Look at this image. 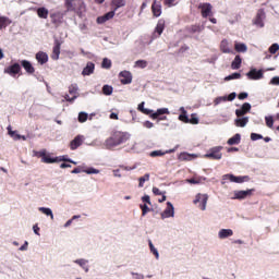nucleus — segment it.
I'll return each mask as SVG.
<instances>
[{"instance_id":"obj_43","label":"nucleus","mask_w":279,"mask_h":279,"mask_svg":"<svg viewBox=\"0 0 279 279\" xmlns=\"http://www.w3.org/2000/svg\"><path fill=\"white\" fill-rule=\"evenodd\" d=\"M102 69H110L112 66V61L108 58H105L101 63Z\"/></svg>"},{"instance_id":"obj_33","label":"nucleus","mask_w":279,"mask_h":279,"mask_svg":"<svg viewBox=\"0 0 279 279\" xmlns=\"http://www.w3.org/2000/svg\"><path fill=\"white\" fill-rule=\"evenodd\" d=\"M148 245H149L151 254H154L155 258L158 260V258H160V254L158 253V248H156V246H154V243H151V240L148 241Z\"/></svg>"},{"instance_id":"obj_58","label":"nucleus","mask_w":279,"mask_h":279,"mask_svg":"<svg viewBox=\"0 0 279 279\" xmlns=\"http://www.w3.org/2000/svg\"><path fill=\"white\" fill-rule=\"evenodd\" d=\"M165 5H168V8H171L175 5V0H163Z\"/></svg>"},{"instance_id":"obj_34","label":"nucleus","mask_w":279,"mask_h":279,"mask_svg":"<svg viewBox=\"0 0 279 279\" xmlns=\"http://www.w3.org/2000/svg\"><path fill=\"white\" fill-rule=\"evenodd\" d=\"M37 14L39 19H47V16H49V10H47L46 8H39L37 10Z\"/></svg>"},{"instance_id":"obj_25","label":"nucleus","mask_w":279,"mask_h":279,"mask_svg":"<svg viewBox=\"0 0 279 279\" xmlns=\"http://www.w3.org/2000/svg\"><path fill=\"white\" fill-rule=\"evenodd\" d=\"M64 14L65 13H61V12L51 14L50 17L52 19V23L54 24L62 23V20L64 19Z\"/></svg>"},{"instance_id":"obj_56","label":"nucleus","mask_w":279,"mask_h":279,"mask_svg":"<svg viewBox=\"0 0 279 279\" xmlns=\"http://www.w3.org/2000/svg\"><path fill=\"white\" fill-rule=\"evenodd\" d=\"M260 138H263V135H260V134H257V133L251 134V140H253V141H260Z\"/></svg>"},{"instance_id":"obj_64","label":"nucleus","mask_w":279,"mask_h":279,"mask_svg":"<svg viewBox=\"0 0 279 279\" xmlns=\"http://www.w3.org/2000/svg\"><path fill=\"white\" fill-rule=\"evenodd\" d=\"M142 202H145L146 204H151V199H150V197H149V195H144L143 197H142Z\"/></svg>"},{"instance_id":"obj_63","label":"nucleus","mask_w":279,"mask_h":279,"mask_svg":"<svg viewBox=\"0 0 279 279\" xmlns=\"http://www.w3.org/2000/svg\"><path fill=\"white\" fill-rule=\"evenodd\" d=\"M247 96H248L247 93L243 92L238 95V99L240 100L247 99Z\"/></svg>"},{"instance_id":"obj_50","label":"nucleus","mask_w":279,"mask_h":279,"mask_svg":"<svg viewBox=\"0 0 279 279\" xmlns=\"http://www.w3.org/2000/svg\"><path fill=\"white\" fill-rule=\"evenodd\" d=\"M82 12H86V4L83 2V8L82 5H76V13L82 16Z\"/></svg>"},{"instance_id":"obj_24","label":"nucleus","mask_w":279,"mask_h":279,"mask_svg":"<svg viewBox=\"0 0 279 279\" xmlns=\"http://www.w3.org/2000/svg\"><path fill=\"white\" fill-rule=\"evenodd\" d=\"M52 60H59L60 59V44L59 41L54 43V47L51 54Z\"/></svg>"},{"instance_id":"obj_39","label":"nucleus","mask_w":279,"mask_h":279,"mask_svg":"<svg viewBox=\"0 0 279 279\" xmlns=\"http://www.w3.org/2000/svg\"><path fill=\"white\" fill-rule=\"evenodd\" d=\"M138 186L140 189H143L145 182H149V173H146L144 177H141L140 179Z\"/></svg>"},{"instance_id":"obj_13","label":"nucleus","mask_w":279,"mask_h":279,"mask_svg":"<svg viewBox=\"0 0 279 279\" xmlns=\"http://www.w3.org/2000/svg\"><path fill=\"white\" fill-rule=\"evenodd\" d=\"M121 84H132V73L130 71L120 72Z\"/></svg>"},{"instance_id":"obj_4","label":"nucleus","mask_w":279,"mask_h":279,"mask_svg":"<svg viewBox=\"0 0 279 279\" xmlns=\"http://www.w3.org/2000/svg\"><path fill=\"white\" fill-rule=\"evenodd\" d=\"M65 5L68 8V12H76L77 5L84 8V1L82 0H66Z\"/></svg>"},{"instance_id":"obj_35","label":"nucleus","mask_w":279,"mask_h":279,"mask_svg":"<svg viewBox=\"0 0 279 279\" xmlns=\"http://www.w3.org/2000/svg\"><path fill=\"white\" fill-rule=\"evenodd\" d=\"M39 211L43 213V215H46L47 217H50L51 219H53V211L51 210V208L39 207Z\"/></svg>"},{"instance_id":"obj_18","label":"nucleus","mask_w":279,"mask_h":279,"mask_svg":"<svg viewBox=\"0 0 279 279\" xmlns=\"http://www.w3.org/2000/svg\"><path fill=\"white\" fill-rule=\"evenodd\" d=\"M36 60L39 62V64H47L49 61V56L46 52L40 51L36 53Z\"/></svg>"},{"instance_id":"obj_20","label":"nucleus","mask_w":279,"mask_h":279,"mask_svg":"<svg viewBox=\"0 0 279 279\" xmlns=\"http://www.w3.org/2000/svg\"><path fill=\"white\" fill-rule=\"evenodd\" d=\"M234 123L236 125V128H245L247 125V123H250V118L248 117H239L234 120Z\"/></svg>"},{"instance_id":"obj_62","label":"nucleus","mask_w":279,"mask_h":279,"mask_svg":"<svg viewBox=\"0 0 279 279\" xmlns=\"http://www.w3.org/2000/svg\"><path fill=\"white\" fill-rule=\"evenodd\" d=\"M106 21H108V20L105 17V15L97 17V23H98L99 25L106 23Z\"/></svg>"},{"instance_id":"obj_61","label":"nucleus","mask_w":279,"mask_h":279,"mask_svg":"<svg viewBox=\"0 0 279 279\" xmlns=\"http://www.w3.org/2000/svg\"><path fill=\"white\" fill-rule=\"evenodd\" d=\"M270 84H272L274 86H278L279 85V76H275L271 78Z\"/></svg>"},{"instance_id":"obj_9","label":"nucleus","mask_w":279,"mask_h":279,"mask_svg":"<svg viewBox=\"0 0 279 279\" xmlns=\"http://www.w3.org/2000/svg\"><path fill=\"white\" fill-rule=\"evenodd\" d=\"M4 73H7L8 75H12V77H14V75H19L21 73V64L14 63L8 66L7 69H4Z\"/></svg>"},{"instance_id":"obj_8","label":"nucleus","mask_w":279,"mask_h":279,"mask_svg":"<svg viewBox=\"0 0 279 279\" xmlns=\"http://www.w3.org/2000/svg\"><path fill=\"white\" fill-rule=\"evenodd\" d=\"M236 99V93H231L229 96H219L215 98L214 105L219 106V104H223V101H234Z\"/></svg>"},{"instance_id":"obj_6","label":"nucleus","mask_w":279,"mask_h":279,"mask_svg":"<svg viewBox=\"0 0 279 279\" xmlns=\"http://www.w3.org/2000/svg\"><path fill=\"white\" fill-rule=\"evenodd\" d=\"M169 217H175V208L171 202L167 203V207L161 214V219H169Z\"/></svg>"},{"instance_id":"obj_31","label":"nucleus","mask_w":279,"mask_h":279,"mask_svg":"<svg viewBox=\"0 0 279 279\" xmlns=\"http://www.w3.org/2000/svg\"><path fill=\"white\" fill-rule=\"evenodd\" d=\"M228 145H239L241 143V134L236 133L228 140Z\"/></svg>"},{"instance_id":"obj_32","label":"nucleus","mask_w":279,"mask_h":279,"mask_svg":"<svg viewBox=\"0 0 279 279\" xmlns=\"http://www.w3.org/2000/svg\"><path fill=\"white\" fill-rule=\"evenodd\" d=\"M9 136L13 138V141H21V134L16 133V131H12V126L7 128Z\"/></svg>"},{"instance_id":"obj_17","label":"nucleus","mask_w":279,"mask_h":279,"mask_svg":"<svg viewBox=\"0 0 279 279\" xmlns=\"http://www.w3.org/2000/svg\"><path fill=\"white\" fill-rule=\"evenodd\" d=\"M93 73H95V63L87 62L86 66L82 71V75H93Z\"/></svg>"},{"instance_id":"obj_15","label":"nucleus","mask_w":279,"mask_h":279,"mask_svg":"<svg viewBox=\"0 0 279 279\" xmlns=\"http://www.w3.org/2000/svg\"><path fill=\"white\" fill-rule=\"evenodd\" d=\"M84 143V136L83 135H77L71 143L70 147L71 149H77L82 144Z\"/></svg>"},{"instance_id":"obj_38","label":"nucleus","mask_w":279,"mask_h":279,"mask_svg":"<svg viewBox=\"0 0 279 279\" xmlns=\"http://www.w3.org/2000/svg\"><path fill=\"white\" fill-rule=\"evenodd\" d=\"M193 156H194V155H191V154H189V153H181V154L179 155V160H181V161H184V160H193Z\"/></svg>"},{"instance_id":"obj_51","label":"nucleus","mask_w":279,"mask_h":279,"mask_svg":"<svg viewBox=\"0 0 279 279\" xmlns=\"http://www.w3.org/2000/svg\"><path fill=\"white\" fill-rule=\"evenodd\" d=\"M69 93H70V95H73V97H75V95H77V86L76 85H71L69 87Z\"/></svg>"},{"instance_id":"obj_23","label":"nucleus","mask_w":279,"mask_h":279,"mask_svg":"<svg viewBox=\"0 0 279 279\" xmlns=\"http://www.w3.org/2000/svg\"><path fill=\"white\" fill-rule=\"evenodd\" d=\"M234 49L235 51H238V53H245L247 52V45H245L244 43L235 41Z\"/></svg>"},{"instance_id":"obj_54","label":"nucleus","mask_w":279,"mask_h":279,"mask_svg":"<svg viewBox=\"0 0 279 279\" xmlns=\"http://www.w3.org/2000/svg\"><path fill=\"white\" fill-rule=\"evenodd\" d=\"M65 101L73 104L77 99V95H74L72 98L69 95L64 96Z\"/></svg>"},{"instance_id":"obj_10","label":"nucleus","mask_w":279,"mask_h":279,"mask_svg":"<svg viewBox=\"0 0 279 279\" xmlns=\"http://www.w3.org/2000/svg\"><path fill=\"white\" fill-rule=\"evenodd\" d=\"M250 110H252V105H250V102H244L240 109L235 110V116L239 117H245V114H247V112H250Z\"/></svg>"},{"instance_id":"obj_46","label":"nucleus","mask_w":279,"mask_h":279,"mask_svg":"<svg viewBox=\"0 0 279 279\" xmlns=\"http://www.w3.org/2000/svg\"><path fill=\"white\" fill-rule=\"evenodd\" d=\"M135 66H137L138 69H146L147 68V61H145V60H137L135 62Z\"/></svg>"},{"instance_id":"obj_29","label":"nucleus","mask_w":279,"mask_h":279,"mask_svg":"<svg viewBox=\"0 0 279 279\" xmlns=\"http://www.w3.org/2000/svg\"><path fill=\"white\" fill-rule=\"evenodd\" d=\"M162 32H165V20H159L155 33L158 34V36H161Z\"/></svg>"},{"instance_id":"obj_21","label":"nucleus","mask_w":279,"mask_h":279,"mask_svg":"<svg viewBox=\"0 0 279 279\" xmlns=\"http://www.w3.org/2000/svg\"><path fill=\"white\" fill-rule=\"evenodd\" d=\"M151 10H153L154 16H156V17H158V16H160V14H162V5H160V3H158L156 0L154 1L153 5H151Z\"/></svg>"},{"instance_id":"obj_55","label":"nucleus","mask_w":279,"mask_h":279,"mask_svg":"<svg viewBox=\"0 0 279 279\" xmlns=\"http://www.w3.org/2000/svg\"><path fill=\"white\" fill-rule=\"evenodd\" d=\"M179 120L183 121V123H189V116H186V113H182L179 116Z\"/></svg>"},{"instance_id":"obj_52","label":"nucleus","mask_w":279,"mask_h":279,"mask_svg":"<svg viewBox=\"0 0 279 279\" xmlns=\"http://www.w3.org/2000/svg\"><path fill=\"white\" fill-rule=\"evenodd\" d=\"M189 123H192L193 125H197V123H199V119L195 117V114H192L191 119L189 120Z\"/></svg>"},{"instance_id":"obj_14","label":"nucleus","mask_w":279,"mask_h":279,"mask_svg":"<svg viewBox=\"0 0 279 279\" xmlns=\"http://www.w3.org/2000/svg\"><path fill=\"white\" fill-rule=\"evenodd\" d=\"M220 51H222V53H234V50H232V47L230 46V41H228V39H223L220 43Z\"/></svg>"},{"instance_id":"obj_45","label":"nucleus","mask_w":279,"mask_h":279,"mask_svg":"<svg viewBox=\"0 0 279 279\" xmlns=\"http://www.w3.org/2000/svg\"><path fill=\"white\" fill-rule=\"evenodd\" d=\"M266 125L267 128H274V117L271 116H266L265 117Z\"/></svg>"},{"instance_id":"obj_27","label":"nucleus","mask_w":279,"mask_h":279,"mask_svg":"<svg viewBox=\"0 0 279 279\" xmlns=\"http://www.w3.org/2000/svg\"><path fill=\"white\" fill-rule=\"evenodd\" d=\"M161 114H169V109L168 108L158 109L156 112L150 114V119H158L159 117H161Z\"/></svg>"},{"instance_id":"obj_22","label":"nucleus","mask_w":279,"mask_h":279,"mask_svg":"<svg viewBox=\"0 0 279 279\" xmlns=\"http://www.w3.org/2000/svg\"><path fill=\"white\" fill-rule=\"evenodd\" d=\"M232 234H234V232L232 231V229H221L218 232V238L219 239H228L230 236H232Z\"/></svg>"},{"instance_id":"obj_53","label":"nucleus","mask_w":279,"mask_h":279,"mask_svg":"<svg viewBox=\"0 0 279 279\" xmlns=\"http://www.w3.org/2000/svg\"><path fill=\"white\" fill-rule=\"evenodd\" d=\"M141 208H142V215L143 217H145L147 213H149V207L147 206V204H145V205H141Z\"/></svg>"},{"instance_id":"obj_47","label":"nucleus","mask_w":279,"mask_h":279,"mask_svg":"<svg viewBox=\"0 0 279 279\" xmlns=\"http://www.w3.org/2000/svg\"><path fill=\"white\" fill-rule=\"evenodd\" d=\"M83 173H87V175H93L99 173V170L95 168H88L83 170Z\"/></svg>"},{"instance_id":"obj_28","label":"nucleus","mask_w":279,"mask_h":279,"mask_svg":"<svg viewBox=\"0 0 279 279\" xmlns=\"http://www.w3.org/2000/svg\"><path fill=\"white\" fill-rule=\"evenodd\" d=\"M173 151H175V149H170V150H166V151H162V150H154L149 154V156L151 158H156L158 156H165V154H173Z\"/></svg>"},{"instance_id":"obj_30","label":"nucleus","mask_w":279,"mask_h":279,"mask_svg":"<svg viewBox=\"0 0 279 279\" xmlns=\"http://www.w3.org/2000/svg\"><path fill=\"white\" fill-rule=\"evenodd\" d=\"M243 62V60L241 59V56H235L234 60L231 63V69L233 70H238L241 69V63Z\"/></svg>"},{"instance_id":"obj_49","label":"nucleus","mask_w":279,"mask_h":279,"mask_svg":"<svg viewBox=\"0 0 279 279\" xmlns=\"http://www.w3.org/2000/svg\"><path fill=\"white\" fill-rule=\"evenodd\" d=\"M278 50H279L278 44H272L268 49L269 53H271V54L276 53Z\"/></svg>"},{"instance_id":"obj_44","label":"nucleus","mask_w":279,"mask_h":279,"mask_svg":"<svg viewBox=\"0 0 279 279\" xmlns=\"http://www.w3.org/2000/svg\"><path fill=\"white\" fill-rule=\"evenodd\" d=\"M75 263L77 265H80L81 267H83V269H85L86 272H88V267H86V264L88 263V260H86V259H77V260H75Z\"/></svg>"},{"instance_id":"obj_60","label":"nucleus","mask_w":279,"mask_h":279,"mask_svg":"<svg viewBox=\"0 0 279 279\" xmlns=\"http://www.w3.org/2000/svg\"><path fill=\"white\" fill-rule=\"evenodd\" d=\"M143 125L144 128H147V130H151V128H154V123L150 121H145Z\"/></svg>"},{"instance_id":"obj_36","label":"nucleus","mask_w":279,"mask_h":279,"mask_svg":"<svg viewBox=\"0 0 279 279\" xmlns=\"http://www.w3.org/2000/svg\"><path fill=\"white\" fill-rule=\"evenodd\" d=\"M202 181H206V178L198 177L197 179H187V180H185V182H187V184H202Z\"/></svg>"},{"instance_id":"obj_37","label":"nucleus","mask_w":279,"mask_h":279,"mask_svg":"<svg viewBox=\"0 0 279 279\" xmlns=\"http://www.w3.org/2000/svg\"><path fill=\"white\" fill-rule=\"evenodd\" d=\"M43 162L46 165H53V162H58V157L51 158L50 156H45L44 159H41Z\"/></svg>"},{"instance_id":"obj_40","label":"nucleus","mask_w":279,"mask_h":279,"mask_svg":"<svg viewBox=\"0 0 279 279\" xmlns=\"http://www.w3.org/2000/svg\"><path fill=\"white\" fill-rule=\"evenodd\" d=\"M230 80H241V73H233L225 77L226 82H230Z\"/></svg>"},{"instance_id":"obj_12","label":"nucleus","mask_w":279,"mask_h":279,"mask_svg":"<svg viewBox=\"0 0 279 279\" xmlns=\"http://www.w3.org/2000/svg\"><path fill=\"white\" fill-rule=\"evenodd\" d=\"M263 21H265V11L259 10L253 21V24H255L256 27H265V23Z\"/></svg>"},{"instance_id":"obj_11","label":"nucleus","mask_w":279,"mask_h":279,"mask_svg":"<svg viewBox=\"0 0 279 279\" xmlns=\"http://www.w3.org/2000/svg\"><path fill=\"white\" fill-rule=\"evenodd\" d=\"M246 76L248 77V80H263V70H256L253 68L248 73H246Z\"/></svg>"},{"instance_id":"obj_59","label":"nucleus","mask_w":279,"mask_h":279,"mask_svg":"<svg viewBox=\"0 0 279 279\" xmlns=\"http://www.w3.org/2000/svg\"><path fill=\"white\" fill-rule=\"evenodd\" d=\"M105 19L110 21V19H114V11L108 12L105 14Z\"/></svg>"},{"instance_id":"obj_5","label":"nucleus","mask_w":279,"mask_h":279,"mask_svg":"<svg viewBox=\"0 0 279 279\" xmlns=\"http://www.w3.org/2000/svg\"><path fill=\"white\" fill-rule=\"evenodd\" d=\"M198 9L201 10L204 19L213 16V5L210 3H201Z\"/></svg>"},{"instance_id":"obj_42","label":"nucleus","mask_w":279,"mask_h":279,"mask_svg":"<svg viewBox=\"0 0 279 279\" xmlns=\"http://www.w3.org/2000/svg\"><path fill=\"white\" fill-rule=\"evenodd\" d=\"M86 121H88V113L80 112L78 113V122L80 123H86Z\"/></svg>"},{"instance_id":"obj_57","label":"nucleus","mask_w":279,"mask_h":279,"mask_svg":"<svg viewBox=\"0 0 279 279\" xmlns=\"http://www.w3.org/2000/svg\"><path fill=\"white\" fill-rule=\"evenodd\" d=\"M154 195H166L167 192H161L158 187H153Z\"/></svg>"},{"instance_id":"obj_16","label":"nucleus","mask_w":279,"mask_h":279,"mask_svg":"<svg viewBox=\"0 0 279 279\" xmlns=\"http://www.w3.org/2000/svg\"><path fill=\"white\" fill-rule=\"evenodd\" d=\"M21 65L23 66V69L26 71V73H29V75L35 73V69L34 65H32V62L27 61V60H22L21 61Z\"/></svg>"},{"instance_id":"obj_48","label":"nucleus","mask_w":279,"mask_h":279,"mask_svg":"<svg viewBox=\"0 0 279 279\" xmlns=\"http://www.w3.org/2000/svg\"><path fill=\"white\" fill-rule=\"evenodd\" d=\"M112 90H113V88L110 85H104V87H102L104 95H111Z\"/></svg>"},{"instance_id":"obj_7","label":"nucleus","mask_w":279,"mask_h":279,"mask_svg":"<svg viewBox=\"0 0 279 279\" xmlns=\"http://www.w3.org/2000/svg\"><path fill=\"white\" fill-rule=\"evenodd\" d=\"M222 180H229V182H234L235 184H243L245 180H250L248 177H235L234 174H225Z\"/></svg>"},{"instance_id":"obj_41","label":"nucleus","mask_w":279,"mask_h":279,"mask_svg":"<svg viewBox=\"0 0 279 279\" xmlns=\"http://www.w3.org/2000/svg\"><path fill=\"white\" fill-rule=\"evenodd\" d=\"M112 5L116 7V10H119V8H124L125 0H112Z\"/></svg>"},{"instance_id":"obj_2","label":"nucleus","mask_w":279,"mask_h":279,"mask_svg":"<svg viewBox=\"0 0 279 279\" xmlns=\"http://www.w3.org/2000/svg\"><path fill=\"white\" fill-rule=\"evenodd\" d=\"M221 149H223L221 146L213 147L207 154H205V158H210L211 160H221L223 156L221 154Z\"/></svg>"},{"instance_id":"obj_3","label":"nucleus","mask_w":279,"mask_h":279,"mask_svg":"<svg viewBox=\"0 0 279 279\" xmlns=\"http://www.w3.org/2000/svg\"><path fill=\"white\" fill-rule=\"evenodd\" d=\"M194 204H198V208H201V210H206V205L208 204V194L198 193L195 196Z\"/></svg>"},{"instance_id":"obj_1","label":"nucleus","mask_w":279,"mask_h":279,"mask_svg":"<svg viewBox=\"0 0 279 279\" xmlns=\"http://www.w3.org/2000/svg\"><path fill=\"white\" fill-rule=\"evenodd\" d=\"M126 141H130V133L116 131L105 141V147L112 149V147H118V145H122V143H126Z\"/></svg>"},{"instance_id":"obj_26","label":"nucleus","mask_w":279,"mask_h":279,"mask_svg":"<svg viewBox=\"0 0 279 279\" xmlns=\"http://www.w3.org/2000/svg\"><path fill=\"white\" fill-rule=\"evenodd\" d=\"M8 25H12V20H10L8 16L0 15V29H5Z\"/></svg>"},{"instance_id":"obj_19","label":"nucleus","mask_w":279,"mask_h":279,"mask_svg":"<svg viewBox=\"0 0 279 279\" xmlns=\"http://www.w3.org/2000/svg\"><path fill=\"white\" fill-rule=\"evenodd\" d=\"M250 195H252V190L236 191L234 192V199H245Z\"/></svg>"}]
</instances>
